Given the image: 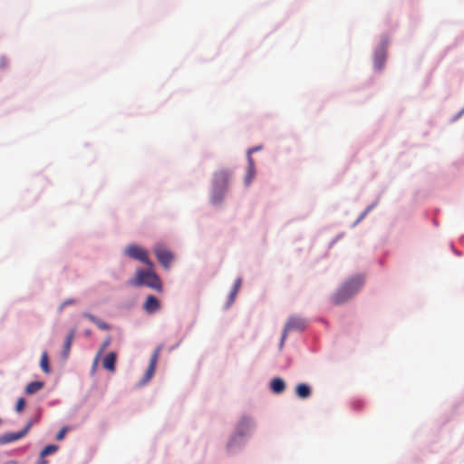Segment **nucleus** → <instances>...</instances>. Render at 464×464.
<instances>
[{"mask_svg":"<svg viewBox=\"0 0 464 464\" xmlns=\"http://www.w3.org/2000/svg\"><path fill=\"white\" fill-rule=\"evenodd\" d=\"M111 342V337L106 338V340L103 342V343L102 345L99 354H101L110 345Z\"/></svg>","mask_w":464,"mask_h":464,"instance_id":"obj_23","label":"nucleus"},{"mask_svg":"<svg viewBox=\"0 0 464 464\" xmlns=\"http://www.w3.org/2000/svg\"><path fill=\"white\" fill-rule=\"evenodd\" d=\"M74 304V300H72V299L66 300V301L63 304V306L67 305V304Z\"/></svg>","mask_w":464,"mask_h":464,"instance_id":"obj_27","label":"nucleus"},{"mask_svg":"<svg viewBox=\"0 0 464 464\" xmlns=\"http://www.w3.org/2000/svg\"><path fill=\"white\" fill-rule=\"evenodd\" d=\"M115 362L116 353L111 352L103 358L102 365L106 370L113 372L115 371Z\"/></svg>","mask_w":464,"mask_h":464,"instance_id":"obj_13","label":"nucleus"},{"mask_svg":"<svg viewBox=\"0 0 464 464\" xmlns=\"http://www.w3.org/2000/svg\"><path fill=\"white\" fill-rule=\"evenodd\" d=\"M44 385V383L43 382H32L25 387V392L27 394H34L39 392Z\"/></svg>","mask_w":464,"mask_h":464,"instance_id":"obj_17","label":"nucleus"},{"mask_svg":"<svg viewBox=\"0 0 464 464\" xmlns=\"http://www.w3.org/2000/svg\"><path fill=\"white\" fill-rule=\"evenodd\" d=\"M306 327V323L304 319L296 316H292L289 318L288 322L285 325L282 337H281V343L280 347L284 345V343L286 339L287 333L290 331H304Z\"/></svg>","mask_w":464,"mask_h":464,"instance_id":"obj_5","label":"nucleus"},{"mask_svg":"<svg viewBox=\"0 0 464 464\" xmlns=\"http://www.w3.org/2000/svg\"><path fill=\"white\" fill-rule=\"evenodd\" d=\"M36 464H47V461L41 458V459L37 461Z\"/></svg>","mask_w":464,"mask_h":464,"instance_id":"obj_28","label":"nucleus"},{"mask_svg":"<svg viewBox=\"0 0 464 464\" xmlns=\"http://www.w3.org/2000/svg\"><path fill=\"white\" fill-rule=\"evenodd\" d=\"M262 149L261 146H256L254 148H251L247 150V158L252 155V153L256 152Z\"/></svg>","mask_w":464,"mask_h":464,"instance_id":"obj_25","label":"nucleus"},{"mask_svg":"<svg viewBox=\"0 0 464 464\" xmlns=\"http://www.w3.org/2000/svg\"><path fill=\"white\" fill-rule=\"evenodd\" d=\"M161 351V347L158 346L155 351L153 352V354L151 355V358L150 360L149 367L144 374L142 383H147L154 375L156 365L160 357V353Z\"/></svg>","mask_w":464,"mask_h":464,"instance_id":"obj_7","label":"nucleus"},{"mask_svg":"<svg viewBox=\"0 0 464 464\" xmlns=\"http://www.w3.org/2000/svg\"><path fill=\"white\" fill-rule=\"evenodd\" d=\"M24 406H25V400L24 398H19L17 400V402L15 405L16 411H18V412L23 411V410L24 409Z\"/></svg>","mask_w":464,"mask_h":464,"instance_id":"obj_21","label":"nucleus"},{"mask_svg":"<svg viewBox=\"0 0 464 464\" xmlns=\"http://www.w3.org/2000/svg\"><path fill=\"white\" fill-rule=\"evenodd\" d=\"M124 253L130 258L139 260L150 268L152 267V262L149 259L148 251L143 247L137 245H130L125 248Z\"/></svg>","mask_w":464,"mask_h":464,"instance_id":"obj_4","label":"nucleus"},{"mask_svg":"<svg viewBox=\"0 0 464 464\" xmlns=\"http://www.w3.org/2000/svg\"><path fill=\"white\" fill-rule=\"evenodd\" d=\"M1 63H2V66H5V59H2V62H1Z\"/></svg>","mask_w":464,"mask_h":464,"instance_id":"obj_29","label":"nucleus"},{"mask_svg":"<svg viewBox=\"0 0 464 464\" xmlns=\"http://www.w3.org/2000/svg\"><path fill=\"white\" fill-rule=\"evenodd\" d=\"M270 387L275 393H281L285 389V383L283 379L275 378L272 380Z\"/></svg>","mask_w":464,"mask_h":464,"instance_id":"obj_14","label":"nucleus"},{"mask_svg":"<svg viewBox=\"0 0 464 464\" xmlns=\"http://www.w3.org/2000/svg\"><path fill=\"white\" fill-rule=\"evenodd\" d=\"M296 395L301 399H306L311 395V389L305 383H300L295 388Z\"/></svg>","mask_w":464,"mask_h":464,"instance_id":"obj_15","label":"nucleus"},{"mask_svg":"<svg viewBox=\"0 0 464 464\" xmlns=\"http://www.w3.org/2000/svg\"><path fill=\"white\" fill-rule=\"evenodd\" d=\"M363 278L357 276L344 283L333 295L332 300L335 304H341L348 301L354 295L362 286Z\"/></svg>","mask_w":464,"mask_h":464,"instance_id":"obj_1","label":"nucleus"},{"mask_svg":"<svg viewBox=\"0 0 464 464\" xmlns=\"http://www.w3.org/2000/svg\"><path fill=\"white\" fill-rule=\"evenodd\" d=\"M31 426H32V423L28 422L26 424V426L24 427V429H23L22 430H20L18 432H14V433H7V434L4 435L1 439V441L4 443H10V442H13V441L22 439L29 431V430L31 429Z\"/></svg>","mask_w":464,"mask_h":464,"instance_id":"obj_8","label":"nucleus"},{"mask_svg":"<svg viewBox=\"0 0 464 464\" xmlns=\"http://www.w3.org/2000/svg\"><path fill=\"white\" fill-rule=\"evenodd\" d=\"M231 172L227 169H221L214 175V195L212 197L213 203H218L222 200L224 191L228 184Z\"/></svg>","mask_w":464,"mask_h":464,"instance_id":"obj_3","label":"nucleus"},{"mask_svg":"<svg viewBox=\"0 0 464 464\" xmlns=\"http://www.w3.org/2000/svg\"><path fill=\"white\" fill-rule=\"evenodd\" d=\"M130 285H146L157 291H161L162 286L158 276L151 270L139 269L136 272V277L130 281Z\"/></svg>","mask_w":464,"mask_h":464,"instance_id":"obj_2","label":"nucleus"},{"mask_svg":"<svg viewBox=\"0 0 464 464\" xmlns=\"http://www.w3.org/2000/svg\"><path fill=\"white\" fill-rule=\"evenodd\" d=\"M83 315L86 318H88L91 322L95 324L101 330H108V329H110V325L107 323L98 319L94 315H92L91 314H84Z\"/></svg>","mask_w":464,"mask_h":464,"instance_id":"obj_16","label":"nucleus"},{"mask_svg":"<svg viewBox=\"0 0 464 464\" xmlns=\"http://www.w3.org/2000/svg\"><path fill=\"white\" fill-rule=\"evenodd\" d=\"M241 284H242V281L240 278H237L235 283H234V286H233V291L235 292H238L240 287H241Z\"/></svg>","mask_w":464,"mask_h":464,"instance_id":"obj_24","label":"nucleus"},{"mask_svg":"<svg viewBox=\"0 0 464 464\" xmlns=\"http://www.w3.org/2000/svg\"><path fill=\"white\" fill-rule=\"evenodd\" d=\"M247 162H248V166H247L246 174L245 177L246 186H249L251 184L252 180L255 178V174H256L255 162H254L252 156L248 157Z\"/></svg>","mask_w":464,"mask_h":464,"instance_id":"obj_12","label":"nucleus"},{"mask_svg":"<svg viewBox=\"0 0 464 464\" xmlns=\"http://www.w3.org/2000/svg\"><path fill=\"white\" fill-rule=\"evenodd\" d=\"M40 367L45 373H50L51 369L49 366L48 354L46 352H44L40 360Z\"/></svg>","mask_w":464,"mask_h":464,"instance_id":"obj_19","label":"nucleus"},{"mask_svg":"<svg viewBox=\"0 0 464 464\" xmlns=\"http://www.w3.org/2000/svg\"><path fill=\"white\" fill-rule=\"evenodd\" d=\"M75 331L72 330L66 336L63 349V355L67 357L69 355L71 346L74 338Z\"/></svg>","mask_w":464,"mask_h":464,"instance_id":"obj_18","label":"nucleus"},{"mask_svg":"<svg viewBox=\"0 0 464 464\" xmlns=\"http://www.w3.org/2000/svg\"><path fill=\"white\" fill-rule=\"evenodd\" d=\"M154 253L159 262L165 267L169 268L172 263L174 256L172 253L161 245H158L154 247Z\"/></svg>","mask_w":464,"mask_h":464,"instance_id":"obj_6","label":"nucleus"},{"mask_svg":"<svg viewBox=\"0 0 464 464\" xmlns=\"http://www.w3.org/2000/svg\"><path fill=\"white\" fill-rule=\"evenodd\" d=\"M67 432V428L66 427H63L56 435V440H63L65 434Z\"/></svg>","mask_w":464,"mask_h":464,"instance_id":"obj_22","label":"nucleus"},{"mask_svg":"<svg viewBox=\"0 0 464 464\" xmlns=\"http://www.w3.org/2000/svg\"><path fill=\"white\" fill-rule=\"evenodd\" d=\"M57 450L58 447L56 445H48L41 451L40 456L42 459H44V457L56 452Z\"/></svg>","mask_w":464,"mask_h":464,"instance_id":"obj_20","label":"nucleus"},{"mask_svg":"<svg viewBox=\"0 0 464 464\" xmlns=\"http://www.w3.org/2000/svg\"><path fill=\"white\" fill-rule=\"evenodd\" d=\"M238 292H235V291H231L230 295H229V303L231 304L232 302H234L235 298H236V295H237Z\"/></svg>","mask_w":464,"mask_h":464,"instance_id":"obj_26","label":"nucleus"},{"mask_svg":"<svg viewBox=\"0 0 464 464\" xmlns=\"http://www.w3.org/2000/svg\"><path fill=\"white\" fill-rule=\"evenodd\" d=\"M160 307V301L153 295H149L143 304V309L149 314L155 313Z\"/></svg>","mask_w":464,"mask_h":464,"instance_id":"obj_9","label":"nucleus"},{"mask_svg":"<svg viewBox=\"0 0 464 464\" xmlns=\"http://www.w3.org/2000/svg\"><path fill=\"white\" fill-rule=\"evenodd\" d=\"M253 427V420L249 417H243L238 423L237 428V434L240 437L244 436L245 433Z\"/></svg>","mask_w":464,"mask_h":464,"instance_id":"obj_10","label":"nucleus"},{"mask_svg":"<svg viewBox=\"0 0 464 464\" xmlns=\"http://www.w3.org/2000/svg\"><path fill=\"white\" fill-rule=\"evenodd\" d=\"M386 61V51L384 47L380 48L374 53V66L378 70H382Z\"/></svg>","mask_w":464,"mask_h":464,"instance_id":"obj_11","label":"nucleus"}]
</instances>
